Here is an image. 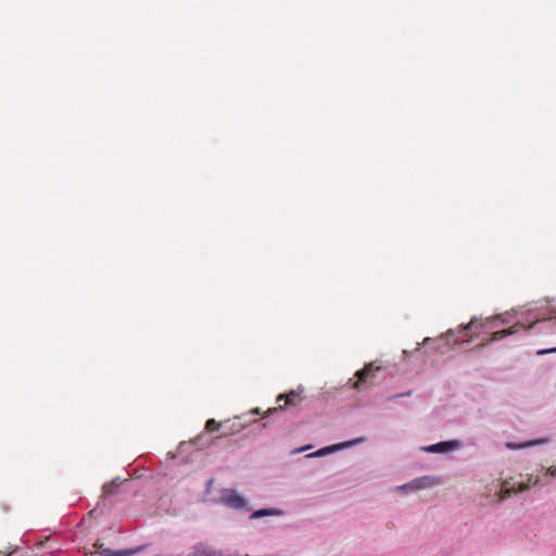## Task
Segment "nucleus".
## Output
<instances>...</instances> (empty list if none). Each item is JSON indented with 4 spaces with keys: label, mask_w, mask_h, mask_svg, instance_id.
Here are the masks:
<instances>
[{
    "label": "nucleus",
    "mask_w": 556,
    "mask_h": 556,
    "mask_svg": "<svg viewBox=\"0 0 556 556\" xmlns=\"http://www.w3.org/2000/svg\"><path fill=\"white\" fill-rule=\"evenodd\" d=\"M453 337L454 332L452 330L445 333L444 336H441L438 340L434 341L437 343L435 348L440 349L442 345H448L451 343L455 344L456 340H454Z\"/></svg>",
    "instance_id": "4468645a"
},
{
    "label": "nucleus",
    "mask_w": 556,
    "mask_h": 556,
    "mask_svg": "<svg viewBox=\"0 0 556 556\" xmlns=\"http://www.w3.org/2000/svg\"><path fill=\"white\" fill-rule=\"evenodd\" d=\"M494 319L493 318H485V319H478L472 318L466 326L462 327L460 333L465 337L468 336V332L470 331L471 334L468 339L465 341H470L475 337H479L485 329H492Z\"/></svg>",
    "instance_id": "39448f33"
},
{
    "label": "nucleus",
    "mask_w": 556,
    "mask_h": 556,
    "mask_svg": "<svg viewBox=\"0 0 556 556\" xmlns=\"http://www.w3.org/2000/svg\"><path fill=\"white\" fill-rule=\"evenodd\" d=\"M212 484H213V479H211V480H208V481L206 482V491H207V492H208V491H210V489L212 488Z\"/></svg>",
    "instance_id": "412c9836"
},
{
    "label": "nucleus",
    "mask_w": 556,
    "mask_h": 556,
    "mask_svg": "<svg viewBox=\"0 0 556 556\" xmlns=\"http://www.w3.org/2000/svg\"><path fill=\"white\" fill-rule=\"evenodd\" d=\"M124 482H127V480H122L119 477H116L112 481L104 483L102 486V503L110 496L121 493V486Z\"/></svg>",
    "instance_id": "1a4fd4ad"
},
{
    "label": "nucleus",
    "mask_w": 556,
    "mask_h": 556,
    "mask_svg": "<svg viewBox=\"0 0 556 556\" xmlns=\"http://www.w3.org/2000/svg\"><path fill=\"white\" fill-rule=\"evenodd\" d=\"M551 352H556V348L555 349H551V350H546V351H540L539 354L551 353Z\"/></svg>",
    "instance_id": "4be33fe9"
},
{
    "label": "nucleus",
    "mask_w": 556,
    "mask_h": 556,
    "mask_svg": "<svg viewBox=\"0 0 556 556\" xmlns=\"http://www.w3.org/2000/svg\"><path fill=\"white\" fill-rule=\"evenodd\" d=\"M548 472H549L551 476L555 477L556 476V467H551L548 469Z\"/></svg>",
    "instance_id": "aec40b11"
},
{
    "label": "nucleus",
    "mask_w": 556,
    "mask_h": 556,
    "mask_svg": "<svg viewBox=\"0 0 556 556\" xmlns=\"http://www.w3.org/2000/svg\"><path fill=\"white\" fill-rule=\"evenodd\" d=\"M529 489V485L525 482L518 483L516 486L509 488L507 484H504L503 488L500 491V500L504 501L508 497H510L513 494H518L527 491Z\"/></svg>",
    "instance_id": "9b49d317"
},
{
    "label": "nucleus",
    "mask_w": 556,
    "mask_h": 556,
    "mask_svg": "<svg viewBox=\"0 0 556 556\" xmlns=\"http://www.w3.org/2000/svg\"><path fill=\"white\" fill-rule=\"evenodd\" d=\"M311 447H312L311 445L300 446V447H295L292 452H296V453L306 452Z\"/></svg>",
    "instance_id": "f3484780"
},
{
    "label": "nucleus",
    "mask_w": 556,
    "mask_h": 556,
    "mask_svg": "<svg viewBox=\"0 0 556 556\" xmlns=\"http://www.w3.org/2000/svg\"><path fill=\"white\" fill-rule=\"evenodd\" d=\"M443 483L444 479L442 477L422 476L415 478L407 483L396 486L395 491L403 494H410L416 493L420 490L431 489Z\"/></svg>",
    "instance_id": "7ed1b4c3"
},
{
    "label": "nucleus",
    "mask_w": 556,
    "mask_h": 556,
    "mask_svg": "<svg viewBox=\"0 0 556 556\" xmlns=\"http://www.w3.org/2000/svg\"><path fill=\"white\" fill-rule=\"evenodd\" d=\"M96 547L99 549L100 556H132L140 553L144 547L137 546L134 548H125L113 551L109 547H103V544L96 543Z\"/></svg>",
    "instance_id": "0eeeda50"
},
{
    "label": "nucleus",
    "mask_w": 556,
    "mask_h": 556,
    "mask_svg": "<svg viewBox=\"0 0 556 556\" xmlns=\"http://www.w3.org/2000/svg\"><path fill=\"white\" fill-rule=\"evenodd\" d=\"M244 428L245 422L242 420V417L239 416L223 421L211 418L205 422L203 432L190 442V444L199 447H207L219 439L241 432Z\"/></svg>",
    "instance_id": "f257e3e1"
},
{
    "label": "nucleus",
    "mask_w": 556,
    "mask_h": 556,
    "mask_svg": "<svg viewBox=\"0 0 556 556\" xmlns=\"http://www.w3.org/2000/svg\"><path fill=\"white\" fill-rule=\"evenodd\" d=\"M430 341H431V339H430V338H426V339L424 340V344H427V343H428V342H430Z\"/></svg>",
    "instance_id": "b1692460"
},
{
    "label": "nucleus",
    "mask_w": 556,
    "mask_h": 556,
    "mask_svg": "<svg viewBox=\"0 0 556 556\" xmlns=\"http://www.w3.org/2000/svg\"><path fill=\"white\" fill-rule=\"evenodd\" d=\"M518 328H519V325L516 324V325L511 326L508 329L494 331V332H492L491 338L485 340V341H482L479 344V346L480 348L486 346L490 342L498 341V340H502L503 338H505L507 336L514 334V333H516L518 331Z\"/></svg>",
    "instance_id": "9d476101"
},
{
    "label": "nucleus",
    "mask_w": 556,
    "mask_h": 556,
    "mask_svg": "<svg viewBox=\"0 0 556 556\" xmlns=\"http://www.w3.org/2000/svg\"><path fill=\"white\" fill-rule=\"evenodd\" d=\"M186 444H187L186 442H181L179 447L182 448V447H185Z\"/></svg>",
    "instance_id": "393cba45"
},
{
    "label": "nucleus",
    "mask_w": 556,
    "mask_h": 556,
    "mask_svg": "<svg viewBox=\"0 0 556 556\" xmlns=\"http://www.w3.org/2000/svg\"><path fill=\"white\" fill-rule=\"evenodd\" d=\"M382 369L376 362H370L355 372V380L350 379L351 387L357 391L367 390L375 384L377 374Z\"/></svg>",
    "instance_id": "f03ea898"
},
{
    "label": "nucleus",
    "mask_w": 556,
    "mask_h": 556,
    "mask_svg": "<svg viewBox=\"0 0 556 556\" xmlns=\"http://www.w3.org/2000/svg\"><path fill=\"white\" fill-rule=\"evenodd\" d=\"M359 441L361 440H352V441H346V442L339 443V444L324 446V447H320L319 450H317L316 452H338L339 450L351 447Z\"/></svg>",
    "instance_id": "ddd939ff"
},
{
    "label": "nucleus",
    "mask_w": 556,
    "mask_h": 556,
    "mask_svg": "<svg viewBox=\"0 0 556 556\" xmlns=\"http://www.w3.org/2000/svg\"><path fill=\"white\" fill-rule=\"evenodd\" d=\"M101 502H98L97 506L89 513L91 517H98L103 514V510L101 508Z\"/></svg>",
    "instance_id": "dca6fc26"
},
{
    "label": "nucleus",
    "mask_w": 556,
    "mask_h": 556,
    "mask_svg": "<svg viewBox=\"0 0 556 556\" xmlns=\"http://www.w3.org/2000/svg\"><path fill=\"white\" fill-rule=\"evenodd\" d=\"M302 400L303 399L301 397L300 392L296 390H292L287 394H279L276 399L278 406L268 408L266 416H270L290 406H298Z\"/></svg>",
    "instance_id": "423d86ee"
},
{
    "label": "nucleus",
    "mask_w": 556,
    "mask_h": 556,
    "mask_svg": "<svg viewBox=\"0 0 556 556\" xmlns=\"http://www.w3.org/2000/svg\"><path fill=\"white\" fill-rule=\"evenodd\" d=\"M220 493V497L218 500H214V503L232 509H244L247 511L251 509L248 500L238 494L236 490L223 488Z\"/></svg>",
    "instance_id": "20e7f679"
},
{
    "label": "nucleus",
    "mask_w": 556,
    "mask_h": 556,
    "mask_svg": "<svg viewBox=\"0 0 556 556\" xmlns=\"http://www.w3.org/2000/svg\"><path fill=\"white\" fill-rule=\"evenodd\" d=\"M462 447V442L458 440L443 441L428 446L420 447L421 452H448L451 450H458Z\"/></svg>",
    "instance_id": "6e6552de"
},
{
    "label": "nucleus",
    "mask_w": 556,
    "mask_h": 556,
    "mask_svg": "<svg viewBox=\"0 0 556 556\" xmlns=\"http://www.w3.org/2000/svg\"><path fill=\"white\" fill-rule=\"evenodd\" d=\"M548 472H549L551 476L555 477L556 476V467H551L548 469Z\"/></svg>",
    "instance_id": "6ab92c4d"
},
{
    "label": "nucleus",
    "mask_w": 556,
    "mask_h": 556,
    "mask_svg": "<svg viewBox=\"0 0 556 556\" xmlns=\"http://www.w3.org/2000/svg\"><path fill=\"white\" fill-rule=\"evenodd\" d=\"M327 454H305L306 458H313V457H321L326 456Z\"/></svg>",
    "instance_id": "a211bd4d"
},
{
    "label": "nucleus",
    "mask_w": 556,
    "mask_h": 556,
    "mask_svg": "<svg viewBox=\"0 0 556 556\" xmlns=\"http://www.w3.org/2000/svg\"><path fill=\"white\" fill-rule=\"evenodd\" d=\"M283 515H285V510H282L280 508H274V507L260 508L257 510H254L250 515V519L254 520V519H260V518H264V517L283 516Z\"/></svg>",
    "instance_id": "f8f14e48"
},
{
    "label": "nucleus",
    "mask_w": 556,
    "mask_h": 556,
    "mask_svg": "<svg viewBox=\"0 0 556 556\" xmlns=\"http://www.w3.org/2000/svg\"><path fill=\"white\" fill-rule=\"evenodd\" d=\"M252 414H260V409L258 408H255L253 410H251Z\"/></svg>",
    "instance_id": "5701e85b"
},
{
    "label": "nucleus",
    "mask_w": 556,
    "mask_h": 556,
    "mask_svg": "<svg viewBox=\"0 0 556 556\" xmlns=\"http://www.w3.org/2000/svg\"><path fill=\"white\" fill-rule=\"evenodd\" d=\"M536 442H525V443H507L506 447L509 450L525 448L534 445Z\"/></svg>",
    "instance_id": "2eb2a0df"
}]
</instances>
